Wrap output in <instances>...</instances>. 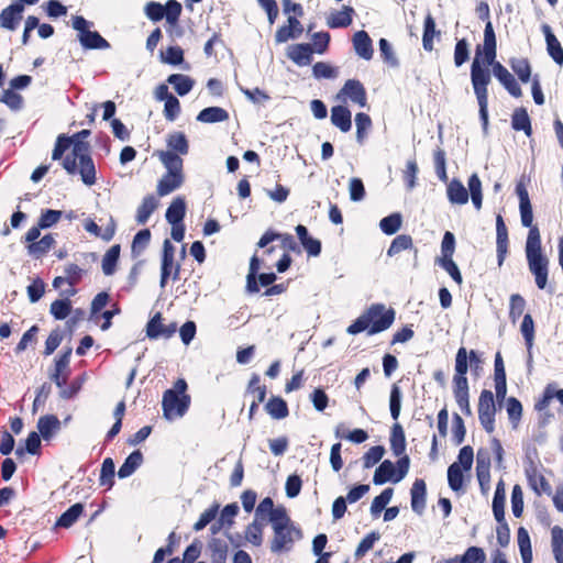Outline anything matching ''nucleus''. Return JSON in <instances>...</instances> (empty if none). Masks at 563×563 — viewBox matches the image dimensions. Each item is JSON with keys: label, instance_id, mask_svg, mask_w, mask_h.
I'll return each instance as SVG.
<instances>
[{"label": "nucleus", "instance_id": "f257e3e1", "mask_svg": "<svg viewBox=\"0 0 563 563\" xmlns=\"http://www.w3.org/2000/svg\"><path fill=\"white\" fill-rule=\"evenodd\" d=\"M519 207L522 225L530 228L526 244L529 269L534 275L537 286L543 289L548 283V258L541 252L540 232L537 227H532L533 214L531 203L520 205Z\"/></svg>", "mask_w": 563, "mask_h": 563}, {"label": "nucleus", "instance_id": "f03ea898", "mask_svg": "<svg viewBox=\"0 0 563 563\" xmlns=\"http://www.w3.org/2000/svg\"><path fill=\"white\" fill-rule=\"evenodd\" d=\"M67 150H70V152L65 156L63 167L68 174L73 175L77 172V164L90 157L88 154L89 145L82 140L60 135L56 141L52 158L60 159Z\"/></svg>", "mask_w": 563, "mask_h": 563}, {"label": "nucleus", "instance_id": "7ed1b4c3", "mask_svg": "<svg viewBox=\"0 0 563 563\" xmlns=\"http://www.w3.org/2000/svg\"><path fill=\"white\" fill-rule=\"evenodd\" d=\"M471 80L474 92L479 106V115L484 129L488 124V91L487 86L490 82L489 71L481 64V52H477L472 64Z\"/></svg>", "mask_w": 563, "mask_h": 563}, {"label": "nucleus", "instance_id": "20e7f679", "mask_svg": "<svg viewBox=\"0 0 563 563\" xmlns=\"http://www.w3.org/2000/svg\"><path fill=\"white\" fill-rule=\"evenodd\" d=\"M176 331L174 308L170 302L165 311H156L147 323L146 332L151 339H169Z\"/></svg>", "mask_w": 563, "mask_h": 563}, {"label": "nucleus", "instance_id": "39448f33", "mask_svg": "<svg viewBox=\"0 0 563 563\" xmlns=\"http://www.w3.org/2000/svg\"><path fill=\"white\" fill-rule=\"evenodd\" d=\"M73 27L78 31L80 44L88 49L108 48L109 43L95 31H90V23L82 16H74Z\"/></svg>", "mask_w": 563, "mask_h": 563}, {"label": "nucleus", "instance_id": "423d86ee", "mask_svg": "<svg viewBox=\"0 0 563 563\" xmlns=\"http://www.w3.org/2000/svg\"><path fill=\"white\" fill-rule=\"evenodd\" d=\"M468 361L471 367L477 368L481 364V357L475 351H471L468 355L465 347H460L455 358L454 384L456 387H467L465 375L467 373Z\"/></svg>", "mask_w": 563, "mask_h": 563}, {"label": "nucleus", "instance_id": "0eeeda50", "mask_svg": "<svg viewBox=\"0 0 563 563\" xmlns=\"http://www.w3.org/2000/svg\"><path fill=\"white\" fill-rule=\"evenodd\" d=\"M364 313H371L369 334L382 332L388 329L395 320V311L387 309L384 305H374Z\"/></svg>", "mask_w": 563, "mask_h": 563}, {"label": "nucleus", "instance_id": "6e6552de", "mask_svg": "<svg viewBox=\"0 0 563 563\" xmlns=\"http://www.w3.org/2000/svg\"><path fill=\"white\" fill-rule=\"evenodd\" d=\"M335 99L341 102L351 100L362 108L367 106L366 91L363 85L355 79H349L342 89L336 93Z\"/></svg>", "mask_w": 563, "mask_h": 563}, {"label": "nucleus", "instance_id": "1a4fd4ad", "mask_svg": "<svg viewBox=\"0 0 563 563\" xmlns=\"http://www.w3.org/2000/svg\"><path fill=\"white\" fill-rule=\"evenodd\" d=\"M495 411L494 395L490 390L485 389L479 397L478 413L481 423L487 432L494 430Z\"/></svg>", "mask_w": 563, "mask_h": 563}, {"label": "nucleus", "instance_id": "9d476101", "mask_svg": "<svg viewBox=\"0 0 563 563\" xmlns=\"http://www.w3.org/2000/svg\"><path fill=\"white\" fill-rule=\"evenodd\" d=\"M301 538L300 531L290 526L285 529L274 531V538L272 540L271 550L273 552L287 551L291 549L292 544Z\"/></svg>", "mask_w": 563, "mask_h": 563}, {"label": "nucleus", "instance_id": "9b49d317", "mask_svg": "<svg viewBox=\"0 0 563 563\" xmlns=\"http://www.w3.org/2000/svg\"><path fill=\"white\" fill-rule=\"evenodd\" d=\"M176 2L174 0H169L166 7H163L157 2H148L145 5V14L148 19L153 21H158L163 16H166L167 22L174 24L176 21Z\"/></svg>", "mask_w": 563, "mask_h": 563}, {"label": "nucleus", "instance_id": "f8f14e48", "mask_svg": "<svg viewBox=\"0 0 563 563\" xmlns=\"http://www.w3.org/2000/svg\"><path fill=\"white\" fill-rule=\"evenodd\" d=\"M490 65L493 66L494 76L499 80V82L505 87V89L512 97H521V88L517 84L515 77L509 73V70L506 67H504L500 63L495 60Z\"/></svg>", "mask_w": 563, "mask_h": 563}, {"label": "nucleus", "instance_id": "ddd939ff", "mask_svg": "<svg viewBox=\"0 0 563 563\" xmlns=\"http://www.w3.org/2000/svg\"><path fill=\"white\" fill-rule=\"evenodd\" d=\"M152 157H156L166 172H176V136L168 135L166 148L156 150Z\"/></svg>", "mask_w": 563, "mask_h": 563}, {"label": "nucleus", "instance_id": "4468645a", "mask_svg": "<svg viewBox=\"0 0 563 563\" xmlns=\"http://www.w3.org/2000/svg\"><path fill=\"white\" fill-rule=\"evenodd\" d=\"M482 63L486 66H490L496 58V37L490 21L486 22L484 31V45L483 53H481Z\"/></svg>", "mask_w": 563, "mask_h": 563}, {"label": "nucleus", "instance_id": "2eb2a0df", "mask_svg": "<svg viewBox=\"0 0 563 563\" xmlns=\"http://www.w3.org/2000/svg\"><path fill=\"white\" fill-rule=\"evenodd\" d=\"M489 465L490 463L488 455L483 451H478L476 461V473L481 490L484 495H487L490 489Z\"/></svg>", "mask_w": 563, "mask_h": 563}, {"label": "nucleus", "instance_id": "dca6fc26", "mask_svg": "<svg viewBox=\"0 0 563 563\" xmlns=\"http://www.w3.org/2000/svg\"><path fill=\"white\" fill-rule=\"evenodd\" d=\"M313 49L309 44H295L287 48V56L298 66L311 63Z\"/></svg>", "mask_w": 563, "mask_h": 563}, {"label": "nucleus", "instance_id": "f3484780", "mask_svg": "<svg viewBox=\"0 0 563 563\" xmlns=\"http://www.w3.org/2000/svg\"><path fill=\"white\" fill-rule=\"evenodd\" d=\"M36 427L40 435L49 441L60 430V421L54 415H46L38 419Z\"/></svg>", "mask_w": 563, "mask_h": 563}, {"label": "nucleus", "instance_id": "a211bd4d", "mask_svg": "<svg viewBox=\"0 0 563 563\" xmlns=\"http://www.w3.org/2000/svg\"><path fill=\"white\" fill-rule=\"evenodd\" d=\"M331 122L341 132L346 133L352 126L351 111L343 104L335 106L331 109Z\"/></svg>", "mask_w": 563, "mask_h": 563}, {"label": "nucleus", "instance_id": "6ab92c4d", "mask_svg": "<svg viewBox=\"0 0 563 563\" xmlns=\"http://www.w3.org/2000/svg\"><path fill=\"white\" fill-rule=\"evenodd\" d=\"M446 196L452 205H466L468 190L461 180L454 178L448 184Z\"/></svg>", "mask_w": 563, "mask_h": 563}, {"label": "nucleus", "instance_id": "aec40b11", "mask_svg": "<svg viewBox=\"0 0 563 563\" xmlns=\"http://www.w3.org/2000/svg\"><path fill=\"white\" fill-rule=\"evenodd\" d=\"M24 8L20 3H14L3 9L0 14V25L9 30H15L18 22L22 18Z\"/></svg>", "mask_w": 563, "mask_h": 563}, {"label": "nucleus", "instance_id": "412c9836", "mask_svg": "<svg viewBox=\"0 0 563 563\" xmlns=\"http://www.w3.org/2000/svg\"><path fill=\"white\" fill-rule=\"evenodd\" d=\"M542 32L545 36L547 42V49L549 55L553 58L555 63L559 65L563 64V48L555 37V35L552 33L551 27L548 24L542 25Z\"/></svg>", "mask_w": 563, "mask_h": 563}, {"label": "nucleus", "instance_id": "4be33fe9", "mask_svg": "<svg viewBox=\"0 0 563 563\" xmlns=\"http://www.w3.org/2000/svg\"><path fill=\"white\" fill-rule=\"evenodd\" d=\"M353 46L355 53L366 60L373 57L372 40L365 31H358L353 36Z\"/></svg>", "mask_w": 563, "mask_h": 563}, {"label": "nucleus", "instance_id": "5701e85b", "mask_svg": "<svg viewBox=\"0 0 563 563\" xmlns=\"http://www.w3.org/2000/svg\"><path fill=\"white\" fill-rule=\"evenodd\" d=\"M353 8L344 5L341 10L333 11L327 16V25L330 27H343L352 23Z\"/></svg>", "mask_w": 563, "mask_h": 563}, {"label": "nucleus", "instance_id": "b1692460", "mask_svg": "<svg viewBox=\"0 0 563 563\" xmlns=\"http://www.w3.org/2000/svg\"><path fill=\"white\" fill-rule=\"evenodd\" d=\"M526 474L529 478V482H530L532 488L538 494L550 492L549 483L540 474L538 466L532 461H530L529 465L526 467Z\"/></svg>", "mask_w": 563, "mask_h": 563}, {"label": "nucleus", "instance_id": "393cba45", "mask_svg": "<svg viewBox=\"0 0 563 563\" xmlns=\"http://www.w3.org/2000/svg\"><path fill=\"white\" fill-rule=\"evenodd\" d=\"M426 507V483L422 479H416L411 487V508L418 515H421Z\"/></svg>", "mask_w": 563, "mask_h": 563}, {"label": "nucleus", "instance_id": "a878e982", "mask_svg": "<svg viewBox=\"0 0 563 563\" xmlns=\"http://www.w3.org/2000/svg\"><path fill=\"white\" fill-rule=\"evenodd\" d=\"M397 477L396 466L389 461L385 460L375 471L373 482L376 485H382L386 482H394Z\"/></svg>", "mask_w": 563, "mask_h": 563}, {"label": "nucleus", "instance_id": "bb28decb", "mask_svg": "<svg viewBox=\"0 0 563 563\" xmlns=\"http://www.w3.org/2000/svg\"><path fill=\"white\" fill-rule=\"evenodd\" d=\"M155 98L157 100H165L164 112L168 120H174L175 109H176V99L168 92V87L165 84L159 85L155 89Z\"/></svg>", "mask_w": 563, "mask_h": 563}, {"label": "nucleus", "instance_id": "cd10ccee", "mask_svg": "<svg viewBox=\"0 0 563 563\" xmlns=\"http://www.w3.org/2000/svg\"><path fill=\"white\" fill-rule=\"evenodd\" d=\"M505 499H506V490L504 481L500 479L496 486L494 499H493V512L495 519L498 522H504L505 520Z\"/></svg>", "mask_w": 563, "mask_h": 563}, {"label": "nucleus", "instance_id": "c85d7f7f", "mask_svg": "<svg viewBox=\"0 0 563 563\" xmlns=\"http://www.w3.org/2000/svg\"><path fill=\"white\" fill-rule=\"evenodd\" d=\"M71 355V347H68L65 353L56 361L55 369L51 374L53 383L60 387L65 383V373L69 365V358Z\"/></svg>", "mask_w": 563, "mask_h": 563}, {"label": "nucleus", "instance_id": "c756f323", "mask_svg": "<svg viewBox=\"0 0 563 563\" xmlns=\"http://www.w3.org/2000/svg\"><path fill=\"white\" fill-rule=\"evenodd\" d=\"M143 463V454L140 451L132 452L120 466L118 476L126 478L131 476Z\"/></svg>", "mask_w": 563, "mask_h": 563}, {"label": "nucleus", "instance_id": "7c9ffc66", "mask_svg": "<svg viewBox=\"0 0 563 563\" xmlns=\"http://www.w3.org/2000/svg\"><path fill=\"white\" fill-rule=\"evenodd\" d=\"M174 265V246L169 240L164 242V254L161 267V286L164 287Z\"/></svg>", "mask_w": 563, "mask_h": 563}, {"label": "nucleus", "instance_id": "2f4dec72", "mask_svg": "<svg viewBox=\"0 0 563 563\" xmlns=\"http://www.w3.org/2000/svg\"><path fill=\"white\" fill-rule=\"evenodd\" d=\"M467 190H468V198L471 197L472 202L476 210L482 209L483 203V192H482V181L477 174L471 175L467 181Z\"/></svg>", "mask_w": 563, "mask_h": 563}, {"label": "nucleus", "instance_id": "473e14b6", "mask_svg": "<svg viewBox=\"0 0 563 563\" xmlns=\"http://www.w3.org/2000/svg\"><path fill=\"white\" fill-rule=\"evenodd\" d=\"M228 112L220 107L206 108L198 114L197 119L205 123H216L228 120Z\"/></svg>", "mask_w": 563, "mask_h": 563}, {"label": "nucleus", "instance_id": "72a5a7b5", "mask_svg": "<svg viewBox=\"0 0 563 563\" xmlns=\"http://www.w3.org/2000/svg\"><path fill=\"white\" fill-rule=\"evenodd\" d=\"M120 256V245H112L103 255L102 272L104 275L110 276L114 273L115 266Z\"/></svg>", "mask_w": 563, "mask_h": 563}, {"label": "nucleus", "instance_id": "f704fd0d", "mask_svg": "<svg viewBox=\"0 0 563 563\" xmlns=\"http://www.w3.org/2000/svg\"><path fill=\"white\" fill-rule=\"evenodd\" d=\"M518 545L522 563H532V549L528 531L525 528L518 530Z\"/></svg>", "mask_w": 563, "mask_h": 563}, {"label": "nucleus", "instance_id": "c9c22d12", "mask_svg": "<svg viewBox=\"0 0 563 563\" xmlns=\"http://www.w3.org/2000/svg\"><path fill=\"white\" fill-rule=\"evenodd\" d=\"M163 415L168 421L176 418V389H167L162 400Z\"/></svg>", "mask_w": 563, "mask_h": 563}, {"label": "nucleus", "instance_id": "e433bc0d", "mask_svg": "<svg viewBox=\"0 0 563 563\" xmlns=\"http://www.w3.org/2000/svg\"><path fill=\"white\" fill-rule=\"evenodd\" d=\"M551 547L556 563H563V529L555 526L551 530Z\"/></svg>", "mask_w": 563, "mask_h": 563}, {"label": "nucleus", "instance_id": "4c0bfd02", "mask_svg": "<svg viewBox=\"0 0 563 563\" xmlns=\"http://www.w3.org/2000/svg\"><path fill=\"white\" fill-rule=\"evenodd\" d=\"M402 225V217L400 213L395 212L385 217L379 222L380 230L388 235L395 234Z\"/></svg>", "mask_w": 563, "mask_h": 563}, {"label": "nucleus", "instance_id": "58836bf2", "mask_svg": "<svg viewBox=\"0 0 563 563\" xmlns=\"http://www.w3.org/2000/svg\"><path fill=\"white\" fill-rule=\"evenodd\" d=\"M77 172L85 185L92 186L96 183V169L90 157L77 164Z\"/></svg>", "mask_w": 563, "mask_h": 563}, {"label": "nucleus", "instance_id": "ea45409f", "mask_svg": "<svg viewBox=\"0 0 563 563\" xmlns=\"http://www.w3.org/2000/svg\"><path fill=\"white\" fill-rule=\"evenodd\" d=\"M390 448L396 456H401L406 450V439L402 428L396 424L393 428Z\"/></svg>", "mask_w": 563, "mask_h": 563}, {"label": "nucleus", "instance_id": "a19ab883", "mask_svg": "<svg viewBox=\"0 0 563 563\" xmlns=\"http://www.w3.org/2000/svg\"><path fill=\"white\" fill-rule=\"evenodd\" d=\"M245 540L254 547H258L263 541V523L255 519L245 529Z\"/></svg>", "mask_w": 563, "mask_h": 563}, {"label": "nucleus", "instance_id": "79ce46f5", "mask_svg": "<svg viewBox=\"0 0 563 563\" xmlns=\"http://www.w3.org/2000/svg\"><path fill=\"white\" fill-rule=\"evenodd\" d=\"M84 511V506L79 503L68 508L58 519L57 525L68 528L80 517Z\"/></svg>", "mask_w": 563, "mask_h": 563}, {"label": "nucleus", "instance_id": "37998d69", "mask_svg": "<svg viewBox=\"0 0 563 563\" xmlns=\"http://www.w3.org/2000/svg\"><path fill=\"white\" fill-rule=\"evenodd\" d=\"M269 521L274 531L294 526L283 506L276 507V510L273 512Z\"/></svg>", "mask_w": 563, "mask_h": 563}, {"label": "nucleus", "instance_id": "c03bdc74", "mask_svg": "<svg viewBox=\"0 0 563 563\" xmlns=\"http://www.w3.org/2000/svg\"><path fill=\"white\" fill-rule=\"evenodd\" d=\"M511 123L515 130H522L528 136L531 134L530 119L525 109H518L515 111Z\"/></svg>", "mask_w": 563, "mask_h": 563}, {"label": "nucleus", "instance_id": "a18cd8bd", "mask_svg": "<svg viewBox=\"0 0 563 563\" xmlns=\"http://www.w3.org/2000/svg\"><path fill=\"white\" fill-rule=\"evenodd\" d=\"M156 206L157 203L154 197H145L137 209L136 221L140 224L145 223L148 220L152 212L155 210Z\"/></svg>", "mask_w": 563, "mask_h": 563}, {"label": "nucleus", "instance_id": "49530a36", "mask_svg": "<svg viewBox=\"0 0 563 563\" xmlns=\"http://www.w3.org/2000/svg\"><path fill=\"white\" fill-rule=\"evenodd\" d=\"M176 188V172H166V174L158 180L157 194L163 197L169 195Z\"/></svg>", "mask_w": 563, "mask_h": 563}, {"label": "nucleus", "instance_id": "de8ad7c7", "mask_svg": "<svg viewBox=\"0 0 563 563\" xmlns=\"http://www.w3.org/2000/svg\"><path fill=\"white\" fill-rule=\"evenodd\" d=\"M510 66L522 82H528L531 76V67L525 58H514Z\"/></svg>", "mask_w": 563, "mask_h": 563}, {"label": "nucleus", "instance_id": "09e8293b", "mask_svg": "<svg viewBox=\"0 0 563 563\" xmlns=\"http://www.w3.org/2000/svg\"><path fill=\"white\" fill-rule=\"evenodd\" d=\"M412 246V239L410 235L400 234L394 239L389 249L387 250L388 256L399 254L401 251L408 250Z\"/></svg>", "mask_w": 563, "mask_h": 563}, {"label": "nucleus", "instance_id": "8fccbe9b", "mask_svg": "<svg viewBox=\"0 0 563 563\" xmlns=\"http://www.w3.org/2000/svg\"><path fill=\"white\" fill-rule=\"evenodd\" d=\"M260 269V261L256 255L251 258L249 273L246 276V289L250 292H257L260 287L256 280V273Z\"/></svg>", "mask_w": 563, "mask_h": 563}, {"label": "nucleus", "instance_id": "3c124183", "mask_svg": "<svg viewBox=\"0 0 563 563\" xmlns=\"http://www.w3.org/2000/svg\"><path fill=\"white\" fill-rule=\"evenodd\" d=\"M463 468L460 467L459 463H453L448 470V481L450 487L457 492L463 485Z\"/></svg>", "mask_w": 563, "mask_h": 563}, {"label": "nucleus", "instance_id": "603ef678", "mask_svg": "<svg viewBox=\"0 0 563 563\" xmlns=\"http://www.w3.org/2000/svg\"><path fill=\"white\" fill-rule=\"evenodd\" d=\"M435 21L431 15H428L424 20V32L422 37L424 49H433V37L435 36Z\"/></svg>", "mask_w": 563, "mask_h": 563}, {"label": "nucleus", "instance_id": "864d4df0", "mask_svg": "<svg viewBox=\"0 0 563 563\" xmlns=\"http://www.w3.org/2000/svg\"><path fill=\"white\" fill-rule=\"evenodd\" d=\"M486 554L483 549L477 547L468 548L463 555H459L460 563H484Z\"/></svg>", "mask_w": 563, "mask_h": 563}, {"label": "nucleus", "instance_id": "5fc2aeb1", "mask_svg": "<svg viewBox=\"0 0 563 563\" xmlns=\"http://www.w3.org/2000/svg\"><path fill=\"white\" fill-rule=\"evenodd\" d=\"M437 263L453 278L454 282L459 285L462 284L463 278L456 263L453 261V257L437 258Z\"/></svg>", "mask_w": 563, "mask_h": 563}, {"label": "nucleus", "instance_id": "6e6d98bb", "mask_svg": "<svg viewBox=\"0 0 563 563\" xmlns=\"http://www.w3.org/2000/svg\"><path fill=\"white\" fill-rule=\"evenodd\" d=\"M267 412L276 419L287 416L286 402L280 398H273L266 404Z\"/></svg>", "mask_w": 563, "mask_h": 563}, {"label": "nucleus", "instance_id": "4d7b16f0", "mask_svg": "<svg viewBox=\"0 0 563 563\" xmlns=\"http://www.w3.org/2000/svg\"><path fill=\"white\" fill-rule=\"evenodd\" d=\"M520 331L526 340L527 346L530 350L534 340V323L530 314H526L520 325Z\"/></svg>", "mask_w": 563, "mask_h": 563}, {"label": "nucleus", "instance_id": "13d9d810", "mask_svg": "<svg viewBox=\"0 0 563 563\" xmlns=\"http://www.w3.org/2000/svg\"><path fill=\"white\" fill-rule=\"evenodd\" d=\"M394 490L393 488H386L383 493L375 497L371 505V512L373 515L379 514L386 505L391 500Z\"/></svg>", "mask_w": 563, "mask_h": 563}, {"label": "nucleus", "instance_id": "bf43d9fd", "mask_svg": "<svg viewBox=\"0 0 563 563\" xmlns=\"http://www.w3.org/2000/svg\"><path fill=\"white\" fill-rule=\"evenodd\" d=\"M525 307H526V301L520 295L515 294V295L510 296L509 317L514 323L523 313Z\"/></svg>", "mask_w": 563, "mask_h": 563}, {"label": "nucleus", "instance_id": "052dcab7", "mask_svg": "<svg viewBox=\"0 0 563 563\" xmlns=\"http://www.w3.org/2000/svg\"><path fill=\"white\" fill-rule=\"evenodd\" d=\"M54 244V239L52 235L47 234L43 236L38 242L32 243L29 245V252L33 255H42L51 250Z\"/></svg>", "mask_w": 563, "mask_h": 563}, {"label": "nucleus", "instance_id": "680f3d73", "mask_svg": "<svg viewBox=\"0 0 563 563\" xmlns=\"http://www.w3.org/2000/svg\"><path fill=\"white\" fill-rule=\"evenodd\" d=\"M219 510V505H212L210 508L206 509L199 517L198 521L194 525V530L200 531L207 525H209L217 516Z\"/></svg>", "mask_w": 563, "mask_h": 563}, {"label": "nucleus", "instance_id": "e2e57ef3", "mask_svg": "<svg viewBox=\"0 0 563 563\" xmlns=\"http://www.w3.org/2000/svg\"><path fill=\"white\" fill-rule=\"evenodd\" d=\"M511 508L514 516L519 518L523 511V494L519 485H515L511 492Z\"/></svg>", "mask_w": 563, "mask_h": 563}, {"label": "nucleus", "instance_id": "0e129e2a", "mask_svg": "<svg viewBox=\"0 0 563 563\" xmlns=\"http://www.w3.org/2000/svg\"><path fill=\"white\" fill-rule=\"evenodd\" d=\"M371 313H363L360 316L354 323L347 327L346 332L349 334H357L360 332H363L365 330L369 331L371 325Z\"/></svg>", "mask_w": 563, "mask_h": 563}, {"label": "nucleus", "instance_id": "69168bd1", "mask_svg": "<svg viewBox=\"0 0 563 563\" xmlns=\"http://www.w3.org/2000/svg\"><path fill=\"white\" fill-rule=\"evenodd\" d=\"M349 194L352 201H361L365 196V188L360 178H351L349 183Z\"/></svg>", "mask_w": 563, "mask_h": 563}, {"label": "nucleus", "instance_id": "338daca9", "mask_svg": "<svg viewBox=\"0 0 563 563\" xmlns=\"http://www.w3.org/2000/svg\"><path fill=\"white\" fill-rule=\"evenodd\" d=\"M150 239L151 233L147 229L136 233L132 243V252L135 254H140L141 252H143L145 247L148 245Z\"/></svg>", "mask_w": 563, "mask_h": 563}, {"label": "nucleus", "instance_id": "774afa93", "mask_svg": "<svg viewBox=\"0 0 563 563\" xmlns=\"http://www.w3.org/2000/svg\"><path fill=\"white\" fill-rule=\"evenodd\" d=\"M202 550V543L195 540L184 552L181 563H195L200 556Z\"/></svg>", "mask_w": 563, "mask_h": 563}]
</instances>
